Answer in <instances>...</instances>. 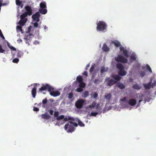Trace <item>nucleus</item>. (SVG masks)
<instances>
[{"instance_id": "obj_62", "label": "nucleus", "mask_w": 156, "mask_h": 156, "mask_svg": "<svg viewBox=\"0 0 156 156\" xmlns=\"http://www.w3.org/2000/svg\"><path fill=\"white\" fill-rule=\"evenodd\" d=\"M144 103H145L146 101L148 102L149 101V100L148 99H146V98L144 99Z\"/></svg>"}, {"instance_id": "obj_11", "label": "nucleus", "mask_w": 156, "mask_h": 156, "mask_svg": "<svg viewBox=\"0 0 156 156\" xmlns=\"http://www.w3.org/2000/svg\"><path fill=\"white\" fill-rule=\"evenodd\" d=\"M119 49L120 51H123V54L125 57H129V55L127 50L125 49L122 46L120 47Z\"/></svg>"}, {"instance_id": "obj_12", "label": "nucleus", "mask_w": 156, "mask_h": 156, "mask_svg": "<svg viewBox=\"0 0 156 156\" xmlns=\"http://www.w3.org/2000/svg\"><path fill=\"white\" fill-rule=\"evenodd\" d=\"M48 86V84H43L42 86L39 89L38 91L42 92L43 91L47 90Z\"/></svg>"}, {"instance_id": "obj_59", "label": "nucleus", "mask_w": 156, "mask_h": 156, "mask_svg": "<svg viewBox=\"0 0 156 156\" xmlns=\"http://www.w3.org/2000/svg\"><path fill=\"white\" fill-rule=\"evenodd\" d=\"M90 66V65L89 64H88L86 66V67L85 68V69L86 70H87L88 69V68Z\"/></svg>"}, {"instance_id": "obj_41", "label": "nucleus", "mask_w": 156, "mask_h": 156, "mask_svg": "<svg viewBox=\"0 0 156 156\" xmlns=\"http://www.w3.org/2000/svg\"><path fill=\"white\" fill-rule=\"evenodd\" d=\"M19 61V59L18 58H15L12 60V62L13 63H17Z\"/></svg>"}, {"instance_id": "obj_43", "label": "nucleus", "mask_w": 156, "mask_h": 156, "mask_svg": "<svg viewBox=\"0 0 156 156\" xmlns=\"http://www.w3.org/2000/svg\"><path fill=\"white\" fill-rule=\"evenodd\" d=\"M83 89L81 87H80L76 89V91L78 92H80L83 91Z\"/></svg>"}, {"instance_id": "obj_50", "label": "nucleus", "mask_w": 156, "mask_h": 156, "mask_svg": "<svg viewBox=\"0 0 156 156\" xmlns=\"http://www.w3.org/2000/svg\"><path fill=\"white\" fill-rule=\"evenodd\" d=\"M127 98L126 97H123L121 99V101L124 102H126V101Z\"/></svg>"}, {"instance_id": "obj_28", "label": "nucleus", "mask_w": 156, "mask_h": 156, "mask_svg": "<svg viewBox=\"0 0 156 156\" xmlns=\"http://www.w3.org/2000/svg\"><path fill=\"white\" fill-rule=\"evenodd\" d=\"M27 16H28L27 14L25 12L20 16V18L21 19H25V17Z\"/></svg>"}, {"instance_id": "obj_46", "label": "nucleus", "mask_w": 156, "mask_h": 156, "mask_svg": "<svg viewBox=\"0 0 156 156\" xmlns=\"http://www.w3.org/2000/svg\"><path fill=\"white\" fill-rule=\"evenodd\" d=\"M21 26H17L16 27L17 29H19L20 31H22V27Z\"/></svg>"}, {"instance_id": "obj_64", "label": "nucleus", "mask_w": 156, "mask_h": 156, "mask_svg": "<svg viewBox=\"0 0 156 156\" xmlns=\"http://www.w3.org/2000/svg\"><path fill=\"white\" fill-rule=\"evenodd\" d=\"M39 42L37 41H35L34 42V44H38Z\"/></svg>"}, {"instance_id": "obj_18", "label": "nucleus", "mask_w": 156, "mask_h": 156, "mask_svg": "<svg viewBox=\"0 0 156 156\" xmlns=\"http://www.w3.org/2000/svg\"><path fill=\"white\" fill-rule=\"evenodd\" d=\"M112 43L113 44L117 47H118L121 45L120 42L116 40L112 41Z\"/></svg>"}, {"instance_id": "obj_31", "label": "nucleus", "mask_w": 156, "mask_h": 156, "mask_svg": "<svg viewBox=\"0 0 156 156\" xmlns=\"http://www.w3.org/2000/svg\"><path fill=\"white\" fill-rule=\"evenodd\" d=\"M85 84L84 83L82 82L80 83L79 87L82 88H84L85 87Z\"/></svg>"}, {"instance_id": "obj_30", "label": "nucleus", "mask_w": 156, "mask_h": 156, "mask_svg": "<svg viewBox=\"0 0 156 156\" xmlns=\"http://www.w3.org/2000/svg\"><path fill=\"white\" fill-rule=\"evenodd\" d=\"M48 87L47 90L50 93L51 92H52V91H53L54 90V88L52 87H51L49 84H48Z\"/></svg>"}, {"instance_id": "obj_29", "label": "nucleus", "mask_w": 156, "mask_h": 156, "mask_svg": "<svg viewBox=\"0 0 156 156\" xmlns=\"http://www.w3.org/2000/svg\"><path fill=\"white\" fill-rule=\"evenodd\" d=\"M78 124L80 126L83 127L84 126V124L79 119H78L77 121Z\"/></svg>"}, {"instance_id": "obj_45", "label": "nucleus", "mask_w": 156, "mask_h": 156, "mask_svg": "<svg viewBox=\"0 0 156 156\" xmlns=\"http://www.w3.org/2000/svg\"><path fill=\"white\" fill-rule=\"evenodd\" d=\"M5 50L2 48L1 45L0 44V52L1 53H3L5 52Z\"/></svg>"}, {"instance_id": "obj_42", "label": "nucleus", "mask_w": 156, "mask_h": 156, "mask_svg": "<svg viewBox=\"0 0 156 156\" xmlns=\"http://www.w3.org/2000/svg\"><path fill=\"white\" fill-rule=\"evenodd\" d=\"M145 73L144 71H141L140 72V75L141 77H143L145 76Z\"/></svg>"}, {"instance_id": "obj_27", "label": "nucleus", "mask_w": 156, "mask_h": 156, "mask_svg": "<svg viewBox=\"0 0 156 156\" xmlns=\"http://www.w3.org/2000/svg\"><path fill=\"white\" fill-rule=\"evenodd\" d=\"M76 80L79 83L82 82L83 81L82 78L80 76H77L76 77Z\"/></svg>"}, {"instance_id": "obj_22", "label": "nucleus", "mask_w": 156, "mask_h": 156, "mask_svg": "<svg viewBox=\"0 0 156 156\" xmlns=\"http://www.w3.org/2000/svg\"><path fill=\"white\" fill-rule=\"evenodd\" d=\"M40 9H44L46 8V5L45 2H42L40 4Z\"/></svg>"}, {"instance_id": "obj_13", "label": "nucleus", "mask_w": 156, "mask_h": 156, "mask_svg": "<svg viewBox=\"0 0 156 156\" xmlns=\"http://www.w3.org/2000/svg\"><path fill=\"white\" fill-rule=\"evenodd\" d=\"M136 103V100L134 99H131L129 100L128 101V104L131 106L135 105Z\"/></svg>"}, {"instance_id": "obj_7", "label": "nucleus", "mask_w": 156, "mask_h": 156, "mask_svg": "<svg viewBox=\"0 0 156 156\" xmlns=\"http://www.w3.org/2000/svg\"><path fill=\"white\" fill-rule=\"evenodd\" d=\"M84 101L82 99H79L76 102L75 105L76 107L78 108H82L83 106Z\"/></svg>"}, {"instance_id": "obj_39", "label": "nucleus", "mask_w": 156, "mask_h": 156, "mask_svg": "<svg viewBox=\"0 0 156 156\" xmlns=\"http://www.w3.org/2000/svg\"><path fill=\"white\" fill-rule=\"evenodd\" d=\"M130 58L133 60L135 61L136 59V56L135 55H132L130 56Z\"/></svg>"}, {"instance_id": "obj_34", "label": "nucleus", "mask_w": 156, "mask_h": 156, "mask_svg": "<svg viewBox=\"0 0 156 156\" xmlns=\"http://www.w3.org/2000/svg\"><path fill=\"white\" fill-rule=\"evenodd\" d=\"M111 98V94H108L105 96V98L108 100H109Z\"/></svg>"}, {"instance_id": "obj_63", "label": "nucleus", "mask_w": 156, "mask_h": 156, "mask_svg": "<svg viewBox=\"0 0 156 156\" xmlns=\"http://www.w3.org/2000/svg\"><path fill=\"white\" fill-rule=\"evenodd\" d=\"M143 101L142 100H140L139 101V103L137 105L138 106H139L140 104V103Z\"/></svg>"}, {"instance_id": "obj_2", "label": "nucleus", "mask_w": 156, "mask_h": 156, "mask_svg": "<svg viewBox=\"0 0 156 156\" xmlns=\"http://www.w3.org/2000/svg\"><path fill=\"white\" fill-rule=\"evenodd\" d=\"M116 66L117 68L119 70L118 73L119 75L124 76L126 74L127 72L124 70V67L122 64L118 63L116 64Z\"/></svg>"}, {"instance_id": "obj_51", "label": "nucleus", "mask_w": 156, "mask_h": 156, "mask_svg": "<svg viewBox=\"0 0 156 156\" xmlns=\"http://www.w3.org/2000/svg\"><path fill=\"white\" fill-rule=\"evenodd\" d=\"M0 36L3 39H5V37L4 36L1 30H0Z\"/></svg>"}, {"instance_id": "obj_4", "label": "nucleus", "mask_w": 156, "mask_h": 156, "mask_svg": "<svg viewBox=\"0 0 156 156\" xmlns=\"http://www.w3.org/2000/svg\"><path fill=\"white\" fill-rule=\"evenodd\" d=\"M115 60L118 62H121L123 63H126L127 62V59L120 55L115 58Z\"/></svg>"}, {"instance_id": "obj_6", "label": "nucleus", "mask_w": 156, "mask_h": 156, "mask_svg": "<svg viewBox=\"0 0 156 156\" xmlns=\"http://www.w3.org/2000/svg\"><path fill=\"white\" fill-rule=\"evenodd\" d=\"M33 37L34 35L31 34H30L29 35L25 36L24 39L25 40L26 43L29 45L31 42L32 38Z\"/></svg>"}, {"instance_id": "obj_24", "label": "nucleus", "mask_w": 156, "mask_h": 156, "mask_svg": "<svg viewBox=\"0 0 156 156\" xmlns=\"http://www.w3.org/2000/svg\"><path fill=\"white\" fill-rule=\"evenodd\" d=\"M89 94L88 92L87 91H85L82 94V96L83 98H86Z\"/></svg>"}, {"instance_id": "obj_9", "label": "nucleus", "mask_w": 156, "mask_h": 156, "mask_svg": "<svg viewBox=\"0 0 156 156\" xmlns=\"http://www.w3.org/2000/svg\"><path fill=\"white\" fill-rule=\"evenodd\" d=\"M40 16V13L39 12H37L32 16V17L34 21L38 22L39 21V17Z\"/></svg>"}, {"instance_id": "obj_60", "label": "nucleus", "mask_w": 156, "mask_h": 156, "mask_svg": "<svg viewBox=\"0 0 156 156\" xmlns=\"http://www.w3.org/2000/svg\"><path fill=\"white\" fill-rule=\"evenodd\" d=\"M49 112L51 115H52L53 114V111L52 110H50L49 111Z\"/></svg>"}, {"instance_id": "obj_10", "label": "nucleus", "mask_w": 156, "mask_h": 156, "mask_svg": "<svg viewBox=\"0 0 156 156\" xmlns=\"http://www.w3.org/2000/svg\"><path fill=\"white\" fill-rule=\"evenodd\" d=\"M24 9L26 11V12H25L27 15L30 16L32 14V10L30 6L28 5L26 6L25 7Z\"/></svg>"}, {"instance_id": "obj_16", "label": "nucleus", "mask_w": 156, "mask_h": 156, "mask_svg": "<svg viewBox=\"0 0 156 156\" xmlns=\"http://www.w3.org/2000/svg\"><path fill=\"white\" fill-rule=\"evenodd\" d=\"M42 118L45 119H49L51 118V116L48 115L46 113H45L42 114L41 115Z\"/></svg>"}, {"instance_id": "obj_5", "label": "nucleus", "mask_w": 156, "mask_h": 156, "mask_svg": "<svg viewBox=\"0 0 156 156\" xmlns=\"http://www.w3.org/2000/svg\"><path fill=\"white\" fill-rule=\"evenodd\" d=\"M34 87L31 90V94L32 97L34 98H35L36 94H37V86L40 85L39 83H34Z\"/></svg>"}, {"instance_id": "obj_44", "label": "nucleus", "mask_w": 156, "mask_h": 156, "mask_svg": "<svg viewBox=\"0 0 156 156\" xmlns=\"http://www.w3.org/2000/svg\"><path fill=\"white\" fill-rule=\"evenodd\" d=\"M73 94L71 92L69 94V95L68 96V98L69 99H71V98H72L73 97Z\"/></svg>"}, {"instance_id": "obj_53", "label": "nucleus", "mask_w": 156, "mask_h": 156, "mask_svg": "<svg viewBox=\"0 0 156 156\" xmlns=\"http://www.w3.org/2000/svg\"><path fill=\"white\" fill-rule=\"evenodd\" d=\"M47 102V98H45L42 101V103L43 104H45Z\"/></svg>"}, {"instance_id": "obj_3", "label": "nucleus", "mask_w": 156, "mask_h": 156, "mask_svg": "<svg viewBox=\"0 0 156 156\" xmlns=\"http://www.w3.org/2000/svg\"><path fill=\"white\" fill-rule=\"evenodd\" d=\"M107 25L104 22L99 21L97 24V29L99 31H104L106 30Z\"/></svg>"}, {"instance_id": "obj_33", "label": "nucleus", "mask_w": 156, "mask_h": 156, "mask_svg": "<svg viewBox=\"0 0 156 156\" xmlns=\"http://www.w3.org/2000/svg\"><path fill=\"white\" fill-rule=\"evenodd\" d=\"M107 70L105 69V68L104 66H102L101 68L100 72L101 73H103L104 72L106 71Z\"/></svg>"}, {"instance_id": "obj_23", "label": "nucleus", "mask_w": 156, "mask_h": 156, "mask_svg": "<svg viewBox=\"0 0 156 156\" xmlns=\"http://www.w3.org/2000/svg\"><path fill=\"white\" fill-rule=\"evenodd\" d=\"M117 86L121 89H123L125 87V86L122 83H119L117 84Z\"/></svg>"}, {"instance_id": "obj_35", "label": "nucleus", "mask_w": 156, "mask_h": 156, "mask_svg": "<svg viewBox=\"0 0 156 156\" xmlns=\"http://www.w3.org/2000/svg\"><path fill=\"white\" fill-rule=\"evenodd\" d=\"M146 66L147 69L149 70L150 73H152V71L150 66L148 64H147L146 65Z\"/></svg>"}, {"instance_id": "obj_58", "label": "nucleus", "mask_w": 156, "mask_h": 156, "mask_svg": "<svg viewBox=\"0 0 156 156\" xmlns=\"http://www.w3.org/2000/svg\"><path fill=\"white\" fill-rule=\"evenodd\" d=\"M155 86H156V82H155L154 83H153L151 85V86L152 87H155Z\"/></svg>"}, {"instance_id": "obj_61", "label": "nucleus", "mask_w": 156, "mask_h": 156, "mask_svg": "<svg viewBox=\"0 0 156 156\" xmlns=\"http://www.w3.org/2000/svg\"><path fill=\"white\" fill-rule=\"evenodd\" d=\"M100 106V104H98L97 105H96V108L97 109H99V107Z\"/></svg>"}, {"instance_id": "obj_8", "label": "nucleus", "mask_w": 156, "mask_h": 156, "mask_svg": "<svg viewBox=\"0 0 156 156\" xmlns=\"http://www.w3.org/2000/svg\"><path fill=\"white\" fill-rule=\"evenodd\" d=\"M105 80L107 81L108 85L110 86H112L117 83V81L112 79H110L109 77L106 78Z\"/></svg>"}, {"instance_id": "obj_19", "label": "nucleus", "mask_w": 156, "mask_h": 156, "mask_svg": "<svg viewBox=\"0 0 156 156\" xmlns=\"http://www.w3.org/2000/svg\"><path fill=\"white\" fill-rule=\"evenodd\" d=\"M102 49L105 52L108 51L110 49L107 46L106 44L105 43H104L103 44V46L102 48Z\"/></svg>"}, {"instance_id": "obj_15", "label": "nucleus", "mask_w": 156, "mask_h": 156, "mask_svg": "<svg viewBox=\"0 0 156 156\" xmlns=\"http://www.w3.org/2000/svg\"><path fill=\"white\" fill-rule=\"evenodd\" d=\"M27 20V18H26L24 19H21L19 21L18 23L19 24L22 26H23L26 23Z\"/></svg>"}, {"instance_id": "obj_38", "label": "nucleus", "mask_w": 156, "mask_h": 156, "mask_svg": "<svg viewBox=\"0 0 156 156\" xmlns=\"http://www.w3.org/2000/svg\"><path fill=\"white\" fill-rule=\"evenodd\" d=\"M64 118V116L63 115H61L59 116H58L56 118V119L58 120L63 119Z\"/></svg>"}, {"instance_id": "obj_55", "label": "nucleus", "mask_w": 156, "mask_h": 156, "mask_svg": "<svg viewBox=\"0 0 156 156\" xmlns=\"http://www.w3.org/2000/svg\"><path fill=\"white\" fill-rule=\"evenodd\" d=\"M64 119V121H67L69 120V116H68L67 117L63 119Z\"/></svg>"}, {"instance_id": "obj_20", "label": "nucleus", "mask_w": 156, "mask_h": 156, "mask_svg": "<svg viewBox=\"0 0 156 156\" xmlns=\"http://www.w3.org/2000/svg\"><path fill=\"white\" fill-rule=\"evenodd\" d=\"M39 13L40 12L42 14H46L47 12V10L44 9H40L39 10Z\"/></svg>"}, {"instance_id": "obj_57", "label": "nucleus", "mask_w": 156, "mask_h": 156, "mask_svg": "<svg viewBox=\"0 0 156 156\" xmlns=\"http://www.w3.org/2000/svg\"><path fill=\"white\" fill-rule=\"evenodd\" d=\"M83 75L87 76L88 75L87 72L86 71H84L83 73Z\"/></svg>"}, {"instance_id": "obj_40", "label": "nucleus", "mask_w": 156, "mask_h": 156, "mask_svg": "<svg viewBox=\"0 0 156 156\" xmlns=\"http://www.w3.org/2000/svg\"><path fill=\"white\" fill-rule=\"evenodd\" d=\"M16 4L17 5L20 6L22 4V2L20 1V0H16Z\"/></svg>"}, {"instance_id": "obj_21", "label": "nucleus", "mask_w": 156, "mask_h": 156, "mask_svg": "<svg viewBox=\"0 0 156 156\" xmlns=\"http://www.w3.org/2000/svg\"><path fill=\"white\" fill-rule=\"evenodd\" d=\"M151 82L150 81L148 83L144 84V88L146 89H149L151 88Z\"/></svg>"}, {"instance_id": "obj_52", "label": "nucleus", "mask_w": 156, "mask_h": 156, "mask_svg": "<svg viewBox=\"0 0 156 156\" xmlns=\"http://www.w3.org/2000/svg\"><path fill=\"white\" fill-rule=\"evenodd\" d=\"M37 22H36L34 23V26L35 28H37L38 27V24Z\"/></svg>"}, {"instance_id": "obj_14", "label": "nucleus", "mask_w": 156, "mask_h": 156, "mask_svg": "<svg viewBox=\"0 0 156 156\" xmlns=\"http://www.w3.org/2000/svg\"><path fill=\"white\" fill-rule=\"evenodd\" d=\"M60 94V92L58 91H52V92H51L50 93V94L51 96L55 97L59 96Z\"/></svg>"}, {"instance_id": "obj_49", "label": "nucleus", "mask_w": 156, "mask_h": 156, "mask_svg": "<svg viewBox=\"0 0 156 156\" xmlns=\"http://www.w3.org/2000/svg\"><path fill=\"white\" fill-rule=\"evenodd\" d=\"M33 110L35 112H38L39 111V109L36 107H34L33 108Z\"/></svg>"}, {"instance_id": "obj_17", "label": "nucleus", "mask_w": 156, "mask_h": 156, "mask_svg": "<svg viewBox=\"0 0 156 156\" xmlns=\"http://www.w3.org/2000/svg\"><path fill=\"white\" fill-rule=\"evenodd\" d=\"M112 77L115 80V81H117H117H119L121 79V77L118 75H113Z\"/></svg>"}, {"instance_id": "obj_32", "label": "nucleus", "mask_w": 156, "mask_h": 156, "mask_svg": "<svg viewBox=\"0 0 156 156\" xmlns=\"http://www.w3.org/2000/svg\"><path fill=\"white\" fill-rule=\"evenodd\" d=\"M133 87L134 89L137 90H139L140 89V87L138 85L136 84H135L133 85Z\"/></svg>"}, {"instance_id": "obj_36", "label": "nucleus", "mask_w": 156, "mask_h": 156, "mask_svg": "<svg viewBox=\"0 0 156 156\" xmlns=\"http://www.w3.org/2000/svg\"><path fill=\"white\" fill-rule=\"evenodd\" d=\"M8 46L13 51H16V49L14 48V47L12 46H10L9 45V44L8 43Z\"/></svg>"}, {"instance_id": "obj_26", "label": "nucleus", "mask_w": 156, "mask_h": 156, "mask_svg": "<svg viewBox=\"0 0 156 156\" xmlns=\"http://www.w3.org/2000/svg\"><path fill=\"white\" fill-rule=\"evenodd\" d=\"M94 68H95L94 65H92L90 68V69L89 70V73H90V74H92V72L94 70Z\"/></svg>"}, {"instance_id": "obj_48", "label": "nucleus", "mask_w": 156, "mask_h": 156, "mask_svg": "<svg viewBox=\"0 0 156 156\" xmlns=\"http://www.w3.org/2000/svg\"><path fill=\"white\" fill-rule=\"evenodd\" d=\"M100 81L98 79H95L94 81V82L95 83L98 84L99 83Z\"/></svg>"}, {"instance_id": "obj_47", "label": "nucleus", "mask_w": 156, "mask_h": 156, "mask_svg": "<svg viewBox=\"0 0 156 156\" xmlns=\"http://www.w3.org/2000/svg\"><path fill=\"white\" fill-rule=\"evenodd\" d=\"M54 116L55 117H58V112H55L54 114Z\"/></svg>"}, {"instance_id": "obj_25", "label": "nucleus", "mask_w": 156, "mask_h": 156, "mask_svg": "<svg viewBox=\"0 0 156 156\" xmlns=\"http://www.w3.org/2000/svg\"><path fill=\"white\" fill-rule=\"evenodd\" d=\"M96 104L95 101H93L91 105L89 106V107L90 108H93L96 105Z\"/></svg>"}, {"instance_id": "obj_37", "label": "nucleus", "mask_w": 156, "mask_h": 156, "mask_svg": "<svg viewBox=\"0 0 156 156\" xmlns=\"http://www.w3.org/2000/svg\"><path fill=\"white\" fill-rule=\"evenodd\" d=\"M98 113L97 112H92L90 114V116H96L97 115H98Z\"/></svg>"}, {"instance_id": "obj_56", "label": "nucleus", "mask_w": 156, "mask_h": 156, "mask_svg": "<svg viewBox=\"0 0 156 156\" xmlns=\"http://www.w3.org/2000/svg\"><path fill=\"white\" fill-rule=\"evenodd\" d=\"M69 120H71L72 121H75V119L72 117H71L69 116Z\"/></svg>"}, {"instance_id": "obj_54", "label": "nucleus", "mask_w": 156, "mask_h": 156, "mask_svg": "<svg viewBox=\"0 0 156 156\" xmlns=\"http://www.w3.org/2000/svg\"><path fill=\"white\" fill-rule=\"evenodd\" d=\"M98 94L96 92L94 93L93 94L94 98H95L98 97Z\"/></svg>"}, {"instance_id": "obj_1", "label": "nucleus", "mask_w": 156, "mask_h": 156, "mask_svg": "<svg viewBox=\"0 0 156 156\" xmlns=\"http://www.w3.org/2000/svg\"><path fill=\"white\" fill-rule=\"evenodd\" d=\"M77 126L78 124L76 122L69 121L65 125L64 129L68 133H72L75 130L74 126L77 127Z\"/></svg>"}]
</instances>
